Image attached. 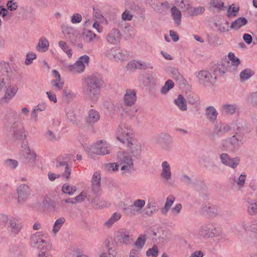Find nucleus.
I'll list each match as a JSON object with an SVG mask.
<instances>
[{
    "label": "nucleus",
    "instance_id": "37",
    "mask_svg": "<svg viewBox=\"0 0 257 257\" xmlns=\"http://www.w3.org/2000/svg\"><path fill=\"white\" fill-rule=\"evenodd\" d=\"M247 23V20L243 17L239 18L234 21L231 25V29H238L242 26L245 25Z\"/></svg>",
    "mask_w": 257,
    "mask_h": 257
},
{
    "label": "nucleus",
    "instance_id": "27",
    "mask_svg": "<svg viewBox=\"0 0 257 257\" xmlns=\"http://www.w3.org/2000/svg\"><path fill=\"white\" fill-rule=\"evenodd\" d=\"M232 70L231 66L230 65V61L227 60H224L220 62L216 68L215 72H218L220 74H224L226 72L231 71Z\"/></svg>",
    "mask_w": 257,
    "mask_h": 257
},
{
    "label": "nucleus",
    "instance_id": "52",
    "mask_svg": "<svg viewBox=\"0 0 257 257\" xmlns=\"http://www.w3.org/2000/svg\"><path fill=\"white\" fill-rule=\"evenodd\" d=\"M205 11V8L202 7H199L196 8L191 7L189 13L192 16H198L202 14Z\"/></svg>",
    "mask_w": 257,
    "mask_h": 257
},
{
    "label": "nucleus",
    "instance_id": "53",
    "mask_svg": "<svg viewBox=\"0 0 257 257\" xmlns=\"http://www.w3.org/2000/svg\"><path fill=\"white\" fill-rule=\"evenodd\" d=\"M63 96L65 100L69 102L75 97V94L71 90L65 89L63 92Z\"/></svg>",
    "mask_w": 257,
    "mask_h": 257
},
{
    "label": "nucleus",
    "instance_id": "9",
    "mask_svg": "<svg viewBox=\"0 0 257 257\" xmlns=\"http://www.w3.org/2000/svg\"><path fill=\"white\" fill-rule=\"evenodd\" d=\"M43 235L42 232L34 233L30 237L31 246L33 248L40 249L41 250L47 249L49 243L43 238Z\"/></svg>",
    "mask_w": 257,
    "mask_h": 257
},
{
    "label": "nucleus",
    "instance_id": "14",
    "mask_svg": "<svg viewBox=\"0 0 257 257\" xmlns=\"http://www.w3.org/2000/svg\"><path fill=\"white\" fill-rule=\"evenodd\" d=\"M161 178L164 182L170 184L172 178L170 164L167 161H164L161 163Z\"/></svg>",
    "mask_w": 257,
    "mask_h": 257
},
{
    "label": "nucleus",
    "instance_id": "6",
    "mask_svg": "<svg viewBox=\"0 0 257 257\" xmlns=\"http://www.w3.org/2000/svg\"><path fill=\"white\" fill-rule=\"evenodd\" d=\"M117 139L123 144L127 140L134 138V133L131 127L127 124L121 123L116 131Z\"/></svg>",
    "mask_w": 257,
    "mask_h": 257
},
{
    "label": "nucleus",
    "instance_id": "51",
    "mask_svg": "<svg viewBox=\"0 0 257 257\" xmlns=\"http://www.w3.org/2000/svg\"><path fill=\"white\" fill-rule=\"evenodd\" d=\"M91 203L93 207L97 209L103 208L106 204L105 201L98 199H94Z\"/></svg>",
    "mask_w": 257,
    "mask_h": 257
},
{
    "label": "nucleus",
    "instance_id": "2",
    "mask_svg": "<svg viewBox=\"0 0 257 257\" xmlns=\"http://www.w3.org/2000/svg\"><path fill=\"white\" fill-rule=\"evenodd\" d=\"M118 165L121 166L120 170L124 173H130L134 169V163L132 157L127 153L119 151L117 154Z\"/></svg>",
    "mask_w": 257,
    "mask_h": 257
},
{
    "label": "nucleus",
    "instance_id": "17",
    "mask_svg": "<svg viewBox=\"0 0 257 257\" xmlns=\"http://www.w3.org/2000/svg\"><path fill=\"white\" fill-rule=\"evenodd\" d=\"M231 130V125L228 123L217 121L213 128L214 134L217 137L225 135Z\"/></svg>",
    "mask_w": 257,
    "mask_h": 257
},
{
    "label": "nucleus",
    "instance_id": "26",
    "mask_svg": "<svg viewBox=\"0 0 257 257\" xmlns=\"http://www.w3.org/2000/svg\"><path fill=\"white\" fill-rule=\"evenodd\" d=\"M127 68L130 70H136L137 69H146L147 68L152 69V66H149L146 63L136 60L131 61L127 65Z\"/></svg>",
    "mask_w": 257,
    "mask_h": 257
},
{
    "label": "nucleus",
    "instance_id": "63",
    "mask_svg": "<svg viewBox=\"0 0 257 257\" xmlns=\"http://www.w3.org/2000/svg\"><path fill=\"white\" fill-rule=\"evenodd\" d=\"M82 21V16L78 13H74L71 18V22L72 24L79 23Z\"/></svg>",
    "mask_w": 257,
    "mask_h": 257
},
{
    "label": "nucleus",
    "instance_id": "36",
    "mask_svg": "<svg viewBox=\"0 0 257 257\" xmlns=\"http://www.w3.org/2000/svg\"><path fill=\"white\" fill-rule=\"evenodd\" d=\"M237 106L235 104H224L222 106V112L226 114H233L235 113Z\"/></svg>",
    "mask_w": 257,
    "mask_h": 257
},
{
    "label": "nucleus",
    "instance_id": "13",
    "mask_svg": "<svg viewBox=\"0 0 257 257\" xmlns=\"http://www.w3.org/2000/svg\"><path fill=\"white\" fill-rule=\"evenodd\" d=\"M125 144L132 156L135 158H139L142 152L141 144L135 138L127 140Z\"/></svg>",
    "mask_w": 257,
    "mask_h": 257
},
{
    "label": "nucleus",
    "instance_id": "57",
    "mask_svg": "<svg viewBox=\"0 0 257 257\" xmlns=\"http://www.w3.org/2000/svg\"><path fill=\"white\" fill-rule=\"evenodd\" d=\"M118 164L115 163H108L104 165V169L108 172L115 171L117 170Z\"/></svg>",
    "mask_w": 257,
    "mask_h": 257
},
{
    "label": "nucleus",
    "instance_id": "64",
    "mask_svg": "<svg viewBox=\"0 0 257 257\" xmlns=\"http://www.w3.org/2000/svg\"><path fill=\"white\" fill-rule=\"evenodd\" d=\"M239 11L238 7L230 6L227 12V16L231 17V16H235Z\"/></svg>",
    "mask_w": 257,
    "mask_h": 257
},
{
    "label": "nucleus",
    "instance_id": "1",
    "mask_svg": "<svg viewBox=\"0 0 257 257\" xmlns=\"http://www.w3.org/2000/svg\"><path fill=\"white\" fill-rule=\"evenodd\" d=\"M103 82L101 78L96 75H90L84 79L82 92L85 99L95 104L100 96V89Z\"/></svg>",
    "mask_w": 257,
    "mask_h": 257
},
{
    "label": "nucleus",
    "instance_id": "43",
    "mask_svg": "<svg viewBox=\"0 0 257 257\" xmlns=\"http://www.w3.org/2000/svg\"><path fill=\"white\" fill-rule=\"evenodd\" d=\"M247 202L249 204L248 206V212L251 215L257 214V203L255 200L247 199Z\"/></svg>",
    "mask_w": 257,
    "mask_h": 257
},
{
    "label": "nucleus",
    "instance_id": "21",
    "mask_svg": "<svg viewBox=\"0 0 257 257\" xmlns=\"http://www.w3.org/2000/svg\"><path fill=\"white\" fill-rule=\"evenodd\" d=\"M220 159L222 164L228 166L233 169L235 168L239 163V159L237 157L231 158L226 153H222L220 155Z\"/></svg>",
    "mask_w": 257,
    "mask_h": 257
},
{
    "label": "nucleus",
    "instance_id": "23",
    "mask_svg": "<svg viewBox=\"0 0 257 257\" xmlns=\"http://www.w3.org/2000/svg\"><path fill=\"white\" fill-rule=\"evenodd\" d=\"M158 140L164 150H169L171 149L173 143V139L170 135L162 133L158 136Z\"/></svg>",
    "mask_w": 257,
    "mask_h": 257
},
{
    "label": "nucleus",
    "instance_id": "46",
    "mask_svg": "<svg viewBox=\"0 0 257 257\" xmlns=\"http://www.w3.org/2000/svg\"><path fill=\"white\" fill-rule=\"evenodd\" d=\"M62 190L63 193L72 195L76 191V188L75 186L70 185L68 183H65L63 185Z\"/></svg>",
    "mask_w": 257,
    "mask_h": 257
},
{
    "label": "nucleus",
    "instance_id": "55",
    "mask_svg": "<svg viewBox=\"0 0 257 257\" xmlns=\"http://www.w3.org/2000/svg\"><path fill=\"white\" fill-rule=\"evenodd\" d=\"M84 36L87 39V41L89 43H91L94 41L96 37V35L92 31L90 30L86 31L84 33Z\"/></svg>",
    "mask_w": 257,
    "mask_h": 257
},
{
    "label": "nucleus",
    "instance_id": "8",
    "mask_svg": "<svg viewBox=\"0 0 257 257\" xmlns=\"http://www.w3.org/2000/svg\"><path fill=\"white\" fill-rule=\"evenodd\" d=\"M10 131L12 140L14 142H19L26 137L25 128L23 124L20 121H15L11 126Z\"/></svg>",
    "mask_w": 257,
    "mask_h": 257
},
{
    "label": "nucleus",
    "instance_id": "16",
    "mask_svg": "<svg viewBox=\"0 0 257 257\" xmlns=\"http://www.w3.org/2000/svg\"><path fill=\"white\" fill-rule=\"evenodd\" d=\"M197 77L199 82L205 86L212 84L216 81V77L212 76L207 70H201L198 72Z\"/></svg>",
    "mask_w": 257,
    "mask_h": 257
},
{
    "label": "nucleus",
    "instance_id": "40",
    "mask_svg": "<svg viewBox=\"0 0 257 257\" xmlns=\"http://www.w3.org/2000/svg\"><path fill=\"white\" fill-rule=\"evenodd\" d=\"M3 165L7 168L14 170L18 166L19 163L15 159H8L4 161Z\"/></svg>",
    "mask_w": 257,
    "mask_h": 257
},
{
    "label": "nucleus",
    "instance_id": "12",
    "mask_svg": "<svg viewBox=\"0 0 257 257\" xmlns=\"http://www.w3.org/2000/svg\"><path fill=\"white\" fill-rule=\"evenodd\" d=\"M89 62V57L87 55L82 56L74 64L69 66V70L72 73H81L84 71Z\"/></svg>",
    "mask_w": 257,
    "mask_h": 257
},
{
    "label": "nucleus",
    "instance_id": "60",
    "mask_svg": "<svg viewBox=\"0 0 257 257\" xmlns=\"http://www.w3.org/2000/svg\"><path fill=\"white\" fill-rule=\"evenodd\" d=\"M210 5L212 7L221 10L223 8L224 3L222 0H212Z\"/></svg>",
    "mask_w": 257,
    "mask_h": 257
},
{
    "label": "nucleus",
    "instance_id": "42",
    "mask_svg": "<svg viewBox=\"0 0 257 257\" xmlns=\"http://www.w3.org/2000/svg\"><path fill=\"white\" fill-rule=\"evenodd\" d=\"M118 48L117 47H112L107 48L105 50L103 54L105 57L110 60H113Z\"/></svg>",
    "mask_w": 257,
    "mask_h": 257
},
{
    "label": "nucleus",
    "instance_id": "28",
    "mask_svg": "<svg viewBox=\"0 0 257 257\" xmlns=\"http://www.w3.org/2000/svg\"><path fill=\"white\" fill-rule=\"evenodd\" d=\"M218 114V112L213 106H208L205 109V115L211 122H214L216 120Z\"/></svg>",
    "mask_w": 257,
    "mask_h": 257
},
{
    "label": "nucleus",
    "instance_id": "4",
    "mask_svg": "<svg viewBox=\"0 0 257 257\" xmlns=\"http://www.w3.org/2000/svg\"><path fill=\"white\" fill-rule=\"evenodd\" d=\"M146 204L144 199H138L134 200L132 204L123 209L124 214L130 217H134L142 212Z\"/></svg>",
    "mask_w": 257,
    "mask_h": 257
},
{
    "label": "nucleus",
    "instance_id": "10",
    "mask_svg": "<svg viewBox=\"0 0 257 257\" xmlns=\"http://www.w3.org/2000/svg\"><path fill=\"white\" fill-rule=\"evenodd\" d=\"M17 194V202L19 204H24L30 198L32 189L28 185L23 184L19 185L16 189Z\"/></svg>",
    "mask_w": 257,
    "mask_h": 257
},
{
    "label": "nucleus",
    "instance_id": "22",
    "mask_svg": "<svg viewBox=\"0 0 257 257\" xmlns=\"http://www.w3.org/2000/svg\"><path fill=\"white\" fill-rule=\"evenodd\" d=\"M121 34L117 29H113L111 30L106 36V40L110 44L116 45L120 40Z\"/></svg>",
    "mask_w": 257,
    "mask_h": 257
},
{
    "label": "nucleus",
    "instance_id": "56",
    "mask_svg": "<svg viewBox=\"0 0 257 257\" xmlns=\"http://www.w3.org/2000/svg\"><path fill=\"white\" fill-rule=\"evenodd\" d=\"M180 180L187 186H189L192 184V180L191 177L186 174H182L180 177Z\"/></svg>",
    "mask_w": 257,
    "mask_h": 257
},
{
    "label": "nucleus",
    "instance_id": "62",
    "mask_svg": "<svg viewBox=\"0 0 257 257\" xmlns=\"http://www.w3.org/2000/svg\"><path fill=\"white\" fill-rule=\"evenodd\" d=\"M182 209V205L180 203L177 204L174 207L171 208V213L174 216L178 215Z\"/></svg>",
    "mask_w": 257,
    "mask_h": 257
},
{
    "label": "nucleus",
    "instance_id": "32",
    "mask_svg": "<svg viewBox=\"0 0 257 257\" xmlns=\"http://www.w3.org/2000/svg\"><path fill=\"white\" fill-rule=\"evenodd\" d=\"M175 103L181 111H186L187 109V101L181 94L178 95L175 100Z\"/></svg>",
    "mask_w": 257,
    "mask_h": 257
},
{
    "label": "nucleus",
    "instance_id": "59",
    "mask_svg": "<svg viewBox=\"0 0 257 257\" xmlns=\"http://www.w3.org/2000/svg\"><path fill=\"white\" fill-rule=\"evenodd\" d=\"M115 58L113 60H120V61H124L127 58V55L124 54L122 50H120L119 49H118L116 54Z\"/></svg>",
    "mask_w": 257,
    "mask_h": 257
},
{
    "label": "nucleus",
    "instance_id": "39",
    "mask_svg": "<svg viewBox=\"0 0 257 257\" xmlns=\"http://www.w3.org/2000/svg\"><path fill=\"white\" fill-rule=\"evenodd\" d=\"M146 241V237L145 235H141L137 239L135 242V247L134 248L141 251Z\"/></svg>",
    "mask_w": 257,
    "mask_h": 257
},
{
    "label": "nucleus",
    "instance_id": "24",
    "mask_svg": "<svg viewBox=\"0 0 257 257\" xmlns=\"http://www.w3.org/2000/svg\"><path fill=\"white\" fill-rule=\"evenodd\" d=\"M100 118V115L99 112L95 109H91L88 111L85 122L88 125L92 126L99 120Z\"/></svg>",
    "mask_w": 257,
    "mask_h": 257
},
{
    "label": "nucleus",
    "instance_id": "35",
    "mask_svg": "<svg viewBox=\"0 0 257 257\" xmlns=\"http://www.w3.org/2000/svg\"><path fill=\"white\" fill-rule=\"evenodd\" d=\"M18 91V88L14 86H10L7 89L4 98L9 101L13 98Z\"/></svg>",
    "mask_w": 257,
    "mask_h": 257
},
{
    "label": "nucleus",
    "instance_id": "61",
    "mask_svg": "<svg viewBox=\"0 0 257 257\" xmlns=\"http://www.w3.org/2000/svg\"><path fill=\"white\" fill-rule=\"evenodd\" d=\"M158 249L157 246L154 245L152 248H149L146 254L148 256H152L153 257H156L158 255Z\"/></svg>",
    "mask_w": 257,
    "mask_h": 257
},
{
    "label": "nucleus",
    "instance_id": "11",
    "mask_svg": "<svg viewBox=\"0 0 257 257\" xmlns=\"http://www.w3.org/2000/svg\"><path fill=\"white\" fill-rule=\"evenodd\" d=\"M242 144V138L234 135L224 140L222 147L226 151H234Z\"/></svg>",
    "mask_w": 257,
    "mask_h": 257
},
{
    "label": "nucleus",
    "instance_id": "19",
    "mask_svg": "<svg viewBox=\"0 0 257 257\" xmlns=\"http://www.w3.org/2000/svg\"><path fill=\"white\" fill-rule=\"evenodd\" d=\"M55 166L57 170L62 172V176L67 180L70 179L71 169L66 162L57 161Z\"/></svg>",
    "mask_w": 257,
    "mask_h": 257
},
{
    "label": "nucleus",
    "instance_id": "34",
    "mask_svg": "<svg viewBox=\"0 0 257 257\" xmlns=\"http://www.w3.org/2000/svg\"><path fill=\"white\" fill-rule=\"evenodd\" d=\"M204 210L210 216H216L218 214L217 207L214 205L208 204L203 206Z\"/></svg>",
    "mask_w": 257,
    "mask_h": 257
},
{
    "label": "nucleus",
    "instance_id": "50",
    "mask_svg": "<svg viewBox=\"0 0 257 257\" xmlns=\"http://www.w3.org/2000/svg\"><path fill=\"white\" fill-rule=\"evenodd\" d=\"M59 46L68 55V57L70 58L72 55L71 49L69 48L66 43L63 41H61L58 43Z\"/></svg>",
    "mask_w": 257,
    "mask_h": 257
},
{
    "label": "nucleus",
    "instance_id": "29",
    "mask_svg": "<svg viewBox=\"0 0 257 257\" xmlns=\"http://www.w3.org/2000/svg\"><path fill=\"white\" fill-rule=\"evenodd\" d=\"M49 47V43L47 38L44 37H41L36 46V50L40 52H45Z\"/></svg>",
    "mask_w": 257,
    "mask_h": 257
},
{
    "label": "nucleus",
    "instance_id": "44",
    "mask_svg": "<svg viewBox=\"0 0 257 257\" xmlns=\"http://www.w3.org/2000/svg\"><path fill=\"white\" fill-rule=\"evenodd\" d=\"M174 83L171 79L168 80L165 83L164 85L161 89V93L162 94H166L168 91L173 88Z\"/></svg>",
    "mask_w": 257,
    "mask_h": 257
},
{
    "label": "nucleus",
    "instance_id": "49",
    "mask_svg": "<svg viewBox=\"0 0 257 257\" xmlns=\"http://www.w3.org/2000/svg\"><path fill=\"white\" fill-rule=\"evenodd\" d=\"M66 114L68 119L73 124L78 125L80 121L73 110L71 109L68 111Z\"/></svg>",
    "mask_w": 257,
    "mask_h": 257
},
{
    "label": "nucleus",
    "instance_id": "7",
    "mask_svg": "<svg viewBox=\"0 0 257 257\" xmlns=\"http://www.w3.org/2000/svg\"><path fill=\"white\" fill-rule=\"evenodd\" d=\"M111 146L107 142L100 140L92 145L90 149V153L98 155H105L109 154L111 152Z\"/></svg>",
    "mask_w": 257,
    "mask_h": 257
},
{
    "label": "nucleus",
    "instance_id": "18",
    "mask_svg": "<svg viewBox=\"0 0 257 257\" xmlns=\"http://www.w3.org/2000/svg\"><path fill=\"white\" fill-rule=\"evenodd\" d=\"M22 148L20 154L21 158L27 163H33L36 157L35 153L26 145L22 146Z\"/></svg>",
    "mask_w": 257,
    "mask_h": 257
},
{
    "label": "nucleus",
    "instance_id": "41",
    "mask_svg": "<svg viewBox=\"0 0 257 257\" xmlns=\"http://www.w3.org/2000/svg\"><path fill=\"white\" fill-rule=\"evenodd\" d=\"M175 197L173 196L169 195L168 196L165 205L162 209L163 214H166L168 212L171 206L173 205Z\"/></svg>",
    "mask_w": 257,
    "mask_h": 257
},
{
    "label": "nucleus",
    "instance_id": "33",
    "mask_svg": "<svg viewBox=\"0 0 257 257\" xmlns=\"http://www.w3.org/2000/svg\"><path fill=\"white\" fill-rule=\"evenodd\" d=\"M66 219L64 217H60L57 219L53 226L52 232L54 234L56 235L59 231L65 222Z\"/></svg>",
    "mask_w": 257,
    "mask_h": 257
},
{
    "label": "nucleus",
    "instance_id": "5",
    "mask_svg": "<svg viewBox=\"0 0 257 257\" xmlns=\"http://www.w3.org/2000/svg\"><path fill=\"white\" fill-rule=\"evenodd\" d=\"M221 234V230L210 223L203 224L199 227L198 231L199 235L203 238L219 236Z\"/></svg>",
    "mask_w": 257,
    "mask_h": 257
},
{
    "label": "nucleus",
    "instance_id": "30",
    "mask_svg": "<svg viewBox=\"0 0 257 257\" xmlns=\"http://www.w3.org/2000/svg\"><path fill=\"white\" fill-rule=\"evenodd\" d=\"M171 16L177 26H180L181 22L182 15L180 11L175 6L171 9Z\"/></svg>",
    "mask_w": 257,
    "mask_h": 257
},
{
    "label": "nucleus",
    "instance_id": "3",
    "mask_svg": "<svg viewBox=\"0 0 257 257\" xmlns=\"http://www.w3.org/2000/svg\"><path fill=\"white\" fill-rule=\"evenodd\" d=\"M1 219L6 224L8 230L13 235L18 234L22 228V225L18 219L7 214H2Z\"/></svg>",
    "mask_w": 257,
    "mask_h": 257
},
{
    "label": "nucleus",
    "instance_id": "58",
    "mask_svg": "<svg viewBox=\"0 0 257 257\" xmlns=\"http://www.w3.org/2000/svg\"><path fill=\"white\" fill-rule=\"evenodd\" d=\"M36 58V55L33 52H29L26 55V58L25 63L27 65H30L32 63L33 60Z\"/></svg>",
    "mask_w": 257,
    "mask_h": 257
},
{
    "label": "nucleus",
    "instance_id": "38",
    "mask_svg": "<svg viewBox=\"0 0 257 257\" xmlns=\"http://www.w3.org/2000/svg\"><path fill=\"white\" fill-rule=\"evenodd\" d=\"M170 72L171 74V77L173 79L178 81L179 83L182 82L184 79L182 74L179 72L178 69L175 68H171Z\"/></svg>",
    "mask_w": 257,
    "mask_h": 257
},
{
    "label": "nucleus",
    "instance_id": "25",
    "mask_svg": "<svg viewBox=\"0 0 257 257\" xmlns=\"http://www.w3.org/2000/svg\"><path fill=\"white\" fill-rule=\"evenodd\" d=\"M137 96L136 91L133 89H127L123 97V101L127 106H132L136 102Z\"/></svg>",
    "mask_w": 257,
    "mask_h": 257
},
{
    "label": "nucleus",
    "instance_id": "47",
    "mask_svg": "<svg viewBox=\"0 0 257 257\" xmlns=\"http://www.w3.org/2000/svg\"><path fill=\"white\" fill-rule=\"evenodd\" d=\"M62 33L66 35H75L76 34V30L72 27L63 24L61 26Z\"/></svg>",
    "mask_w": 257,
    "mask_h": 257
},
{
    "label": "nucleus",
    "instance_id": "48",
    "mask_svg": "<svg viewBox=\"0 0 257 257\" xmlns=\"http://www.w3.org/2000/svg\"><path fill=\"white\" fill-rule=\"evenodd\" d=\"M44 136L46 139L52 142H55L59 140V138L56 134L53 131L49 130L45 132Z\"/></svg>",
    "mask_w": 257,
    "mask_h": 257
},
{
    "label": "nucleus",
    "instance_id": "31",
    "mask_svg": "<svg viewBox=\"0 0 257 257\" xmlns=\"http://www.w3.org/2000/svg\"><path fill=\"white\" fill-rule=\"evenodd\" d=\"M121 217V214L120 213H114L112 216L104 222V226L107 228H110L115 222L120 219Z\"/></svg>",
    "mask_w": 257,
    "mask_h": 257
},
{
    "label": "nucleus",
    "instance_id": "15",
    "mask_svg": "<svg viewBox=\"0 0 257 257\" xmlns=\"http://www.w3.org/2000/svg\"><path fill=\"white\" fill-rule=\"evenodd\" d=\"M115 240L120 245H128L133 241L130 233L124 229H120L115 233Z\"/></svg>",
    "mask_w": 257,
    "mask_h": 257
},
{
    "label": "nucleus",
    "instance_id": "20",
    "mask_svg": "<svg viewBox=\"0 0 257 257\" xmlns=\"http://www.w3.org/2000/svg\"><path fill=\"white\" fill-rule=\"evenodd\" d=\"M246 178V176L244 174H240L238 177H236L235 175H232L229 178V182L233 186L236 187L238 190H240L244 187Z\"/></svg>",
    "mask_w": 257,
    "mask_h": 257
},
{
    "label": "nucleus",
    "instance_id": "54",
    "mask_svg": "<svg viewBox=\"0 0 257 257\" xmlns=\"http://www.w3.org/2000/svg\"><path fill=\"white\" fill-rule=\"evenodd\" d=\"M252 75V71L250 69H245L240 74V79L242 81L246 80Z\"/></svg>",
    "mask_w": 257,
    "mask_h": 257
},
{
    "label": "nucleus",
    "instance_id": "45",
    "mask_svg": "<svg viewBox=\"0 0 257 257\" xmlns=\"http://www.w3.org/2000/svg\"><path fill=\"white\" fill-rule=\"evenodd\" d=\"M146 209V214L148 216L152 215L158 210L157 207L155 204L151 202L148 203Z\"/></svg>",
    "mask_w": 257,
    "mask_h": 257
}]
</instances>
